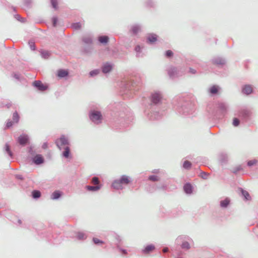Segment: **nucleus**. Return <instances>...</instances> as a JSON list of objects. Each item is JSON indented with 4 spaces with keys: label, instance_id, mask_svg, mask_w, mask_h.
I'll return each mask as SVG.
<instances>
[{
    "label": "nucleus",
    "instance_id": "obj_38",
    "mask_svg": "<svg viewBox=\"0 0 258 258\" xmlns=\"http://www.w3.org/2000/svg\"><path fill=\"white\" fill-rule=\"evenodd\" d=\"M191 163L190 161L185 160L183 163L182 167L186 170H189L191 168Z\"/></svg>",
    "mask_w": 258,
    "mask_h": 258
},
{
    "label": "nucleus",
    "instance_id": "obj_53",
    "mask_svg": "<svg viewBox=\"0 0 258 258\" xmlns=\"http://www.w3.org/2000/svg\"><path fill=\"white\" fill-rule=\"evenodd\" d=\"M257 163V160L256 159H253L251 160H249L247 162V165L249 167H251Z\"/></svg>",
    "mask_w": 258,
    "mask_h": 258
},
{
    "label": "nucleus",
    "instance_id": "obj_52",
    "mask_svg": "<svg viewBox=\"0 0 258 258\" xmlns=\"http://www.w3.org/2000/svg\"><path fill=\"white\" fill-rule=\"evenodd\" d=\"M24 1V4L25 6L28 8H29L31 7L32 1V0H23Z\"/></svg>",
    "mask_w": 258,
    "mask_h": 258
},
{
    "label": "nucleus",
    "instance_id": "obj_34",
    "mask_svg": "<svg viewBox=\"0 0 258 258\" xmlns=\"http://www.w3.org/2000/svg\"><path fill=\"white\" fill-rule=\"evenodd\" d=\"M5 149L6 153L8 154V155L10 156L11 158H13V154L11 150L10 146L8 144H6L5 145Z\"/></svg>",
    "mask_w": 258,
    "mask_h": 258
},
{
    "label": "nucleus",
    "instance_id": "obj_47",
    "mask_svg": "<svg viewBox=\"0 0 258 258\" xmlns=\"http://www.w3.org/2000/svg\"><path fill=\"white\" fill-rule=\"evenodd\" d=\"M242 170V167L241 165H238L235 168H234L232 171V173L236 174L238 172L241 171Z\"/></svg>",
    "mask_w": 258,
    "mask_h": 258
},
{
    "label": "nucleus",
    "instance_id": "obj_18",
    "mask_svg": "<svg viewBox=\"0 0 258 258\" xmlns=\"http://www.w3.org/2000/svg\"><path fill=\"white\" fill-rule=\"evenodd\" d=\"M218 107L222 112V113L223 115H224L228 110V105L227 103L224 102H218Z\"/></svg>",
    "mask_w": 258,
    "mask_h": 258
},
{
    "label": "nucleus",
    "instance_id": "obj_19",
    "mask_svg": "<svg viewBox=\"0 0 258 258\" xmlns=\"http://www.w3.org/2000/svg\"><path fill=\"white\" fill-rule=\"evenodd\" d=\"M253 92L252 86L249 84H246L242 87V93L243 94L248 95L252 93Z\"/></svg>",
    "mask_w": 258,
    "mask_h": 258
},
{
    "label": "nucleus",
    "instance_id": "obj_55",
    "mask_svg": "<svg viewBox=\"0 0 258 258\" xmlns=\"http://www.w3.org/2000/svg\"><path fill=\"white\" fill-rule=\"evenodd\" d=\"M28 152L31 155H34L35 154V151L33 149V147L31 146L28 148Z\"/></svg>",
    "mask_w": 258,
    "mask_h": 258
},
{
    "label": "nucleus",
    "instance_id": "obj_58",
    "mask_svg": "<svg viewBox=\"0 0 258 258\" xmlns=\"http://www.w3.org/2000/svg\"><path fill=\"white\" fill-rule=\"evenodd\" d=\"M13 124V121L8 120L7 123H6V127L7 128H10V127L12 126Z\"/></svg>",
    "mask_w": 258,
    "mask_h": 258
},
{
    "label": "nucleus",
    "instance_id": "obj_35",
    "mask_svg": "<svg viewBox=\"0 0 258 258\" xmlns=\"http://www.w3.org/2000/svg\"><path fill=\"white\" fill-rule=\"evenodd\" d=\"M82 27V24L80 22H75L73 23L71 25V27L75 30H79L81 29Z\"/></svg>",
    "mask_w": 258,
    "mask_h": 258
},
{
    "label": "nucleus",
    "instance_id": "obj_13",
    "mask_svg": "<svg viewBox=\"0 0 258 258\" xmlns=\"http://www.w3.org/2000/svg\"><path fill=\"white\" fill-rule=\"evenodd\" d=\"M211 62L214 64L222 68L225 64L226 61L224 58L217 56L211 59Z\"/></svg>",
    "mask_w": 258,
    "mask_h": 258
},
{
    "label": "nucleus",
    "instance_id": "obj_50",
    "mask_svg": "<svg viewBox=\"0 0 258 258\" xmlns=\"http://www.w3.org/2000/svg\"><path fill=\"white\" fill-rule=\"evenodd\" d=\"M51 21L52 23V26L53 27H56L58 22V18L56 16H53L51 19Z\"/></svg>",
    "mask_w": 258,
    "mask_h": 258
},
{
    "label": "nucleus",
    "instance_id": "obj_64",
    "mask_svg": "<svg viewBox=\"0 0 258 258\" xmlns=\"http://www.w3.org/2000/svg\"><path fill=\"white\" fill-rule=\"evenodd\" d=\"M18 222L19 224H21L22 223V221L21 220H19Z\"/></svg>",
    "mask_w": 258,
    "mask_h": 258
},
{
    "label": "nucleus",
    "instance_id": "obj_22",
    "mask_svg": "<svg viewBox=\"0 0 258 258\" xmlns=\"http://www.w3.org/2000/svg\"><path fill=\"white\" fill-rule=\"evenodd\" d=\"M239 191L241 192V196L243 197L244 201H250L251 198L248 191L243 189L242 188H239Z\"/></svg>",
    "mask_w": 258,
    "mask_h": 258
},
{
    "label": "nucleus",
    "instance_id": "obj_59",
    "mask_svg": "<svg viewBox=\"0 0 258 258\" xmlns=\"http://www.w3.org/2000/svg\"><path fill=\"white\" fill-rule=\"evenodd\" d=\"M13 76L14 78L17 79V80H20V75L19 73H14Z\"/></svg>",
    "mask_w": 258,
    "mask_h": 258
},
{
    "label": "nucleus",
    "instance_id": "obj_57",
    "mask_svg": "<svg viewBox=\"0 0 258 258\" xmlns=\"http://www.w3.org/2000/svg\"><path fill=\"white\" fill-rule=\"evenodd\" d=\"M208 176V174L205 172L203 171L201 173V177L204 179H207Z\"/></svg>",
    "mask_w": 258,
    "mask_h": 258
},
{
    "label": "nucleus",
    "instance_id": "obj_44",
    "mask_svg": "<svg viewBox=\"0 0 258 258\" xmlns=\"http://www.w3.org/2000/svg\"><path fill=\"white\" fill-rule=\"evenodd\" d=\"M100 73V70L99 69H95L93 70L90 72L89 75L91 77H94L97 75H98Z\"/></svg>",
    "mask_w": 258,
    "mask_h": 258
},
{
    "label": "nucleus",
    "instance_id": "obj_31",
    "mask_svg": "<svg viewBox=\"0 0 258 258\" xmlns=\"http://www.w3.org/2000/svg\"><path fill=\"white\" fill-rule=\"evenodd\" d=\"M230 203V200L226 198L224 200H221L220 202V206L222 208H227Z\"/></svg>",
    "mask_w": 258,
    "mask_h": 258
},
{
    "label": "nucleus",
    "instance_id": "obj_41",
    "mask_svg": "<svg viewBox=\"0 0 258 258\" xmlns=\"http://www.w3.org/2000/svg\"><path fill=\"white\" fill-rule=\"evenodd\" d=\"M20 116L18 113L15 111L13 114V120L14 122L18 123L19 121Z\"/></svg>",
    "mask_w": 258,
    "mask_h": 258
},
{
    "label": "nucleus",
    "instance_id": "obj_12",
    "mask_svg": "<svg viewBox=\"0 0 258 258\" xmlns=\"http://www.w3.org/2000/svg\"><path fill=\"white\" fill-rule=\"evenodd\" d=\"M33 86L37 90L43 92L48 89V86L43 84L41 81L36 80L33 82Z\"/></svg>",
    "mask_w": 258,
    "mask_h": 258
},
{
    "label": "nucleus",
    "instance_id": "obj_4",
    "mask_svg": "<svg viewBox=\"0 0 258 258\" xmlns=\"http://www.w3.org/2000/svg\"><path fill=\"white\" fill-rule=\"evenodd\" d=\"M139 82L131 79L124 80L120 84V93L122 95H125L127 98L132 97L140 89Z\"/></svg>",
    "mask_w": 258,
    "mask_h": 258
},
{
    "label": "nucleus",
    "instance_id": "obj_29",
    "mask_svg": "<svg viewBox=\"0 0 258 258\" xmlns=\"http://www.w3.org/2000/svg\"><path fill=\"white\" fill-rule=\"evenodd\" d=\"M143 48V46H141L140 45H137L135 47V51L136 52V57H143L144 56V54L142 53V49Z\"/></svg>",
    "mask_w": 258,
    "mask_h": 258
},
{
    "label": "nucleus",
    "instance_id": "obj_7",
    "mask_svg": "<svg viewBox=\"0 0 258 258\" xmlns=\"http://www.w3.org/2000/svg\"><path fill=\"white\" fill-rule=\"evenodd\" d=\"M175 242L176 244H180V247L184 250H189L191 247L190 244L194 243L192 239L186 235L178 236L176 238Z\"/></svg>",
    "mask_w": 258,
    "mask_h": 258
},
{
    "label": "nucleus",
    "instance_id": "obj_61",
    "mask_svg": "<svg viewBox=\"0 0 258 258\" xmlns=\"http://www.w3.org/2000/svg\"><path fill=\"white\" fill-rule=\"evenodd\" d=\"M15 177L17 179L21 180H23V179H24V177H23V176L22 175H20V174H16V175H15Z\"/></svg>",
    "mask_w": 258,
    "mask_h": 258
},
{
    "label": "nucleus",
    "instance_id": "obj_1",
    "mask_svg": "<svg viewBox=\"0 0 258 258\" xmlns=\"http://www.w3.org/2000/svg\"><path fill=\"white\" fill-rule=\"evenodd\" d=\"M163 97V93L160 91H154L151 93L149 97L150 102L144 109V115L147 119L154 121L161 118L162 114L156 110V107L161 104Z\"/></svg>",
    "mask_w": 258,
    "mask_h": 258
},
{
    "label": "nucleus",
    "instance_id": "obj_25",
    "mask_svg": "<svg viewBox=\"0 0 258 258\" xmlns=\"http://www.w3.org/2000/svg\"><path fill=\"white\" fill-rule=\"evenodd\" d=\"M183 189L185 194L190 195L192 192L193 187L190 183L187 182L184 185Z\"/></svg>",
    "mask_w": 258,
    "mask_h": 258
},
{
    "label": "nucleus",
    "instance_id": "obj_49",
    "mask_svg": "<svg viewBox=\"0 0 258 258\" xmlns=\"http://www.w3.org/2000/svg\"><path fill=\"white\" fill-rule=\"evenodd\" d=\"M146 5L149 7H154L156 5V3L153 0H147Z\"/></svg>",
    "mask_w": 258,
    "mask_h": 258
},
{
    "label": "nucleus",
    "instance_id": "obj_54",
    "mask_svg": "<svg viewBox=\"0 0 258 258\" xmlns=\"http://www.w3.org/2000/svg\"><path fill=\"white\" fill-rule=\"evenodd\" d=\"M28 44L32 50H35L36 49V46L34 41L31 40L29 41Z\"/></svg>",
    "mask_w": 258,
    "mask_h": 258
},
{
    "label": "nucleus",
    "instance_id": "obj_51",
    "mask_svg": "<svg viewBox=\"0 0 258 258\" xmlns=\"http://www.w3.org/2000/svg\"><path fill=\"white\" fill-rule=\"evenodd\" d=\"M148 179L153 181H157L159 180V178L157 175H151L148 177Z\"/></svg>",
    "mask_w": 258,
    "mask_h": 258
},
{
    "label": "nucleus",
    "instance_id": "obj_17",
    "mask_svg": "<svg viewBox=\"0 0 258 258\" xmlns=\"http://www.w3.org/2000/svg\"><path fill=\"white\" fill-rule=\"evenodd\" d=\"M142 26L140 24H136L131 27L130 32L133 35H137L141 31Z\"/></svg>",
    "mask_w": 258,
    "mask_h": 258
},
{
    "label": "nucleus",
    "instance_id": "obj_10",
    "mask_svg": "<svg viewBox=\"0 0 258 258\" xmlns=\"http://www.w3.org/2000/svg\"><path fill=\"white\" fill-rule=\"evenodd\" d=\"M237 115L242 123H245L250 120L252 113L249 109H241L238 111Z\"/></svg>",
    "mask_w": 258,
    "mask_h": 258
},
{
    "label": "nucleus",
    "instance_id": "obj_43",
    "mask_svg": "<svg viewBox=\"0 0 258 258\" xmlns=\"http://www.w3.org/2000/svg\"><path fill=\"white\" fill-rule=\"evenodd\" d=\"M91 183L95 184V185L98 184H101L100 182L99 178L96 176H94L91 179Z\"/></svg>",
    "mask_w": 258,
    "mask_h": 258
},
{
    "label": "nucleus",
    "instance_id": "obj_37",
    "mask_svg": "<svg viewBox=\"0 0 258 258\" xmlns=\"http://www.w3.org/2000/svg\"><path fill=\"white\" fill-rule=\"evenodd\" d=\"M41 196V192L38 190H34L32 192V197L34 199H37Z\"/></svg>",
    "mask_w": 258,
    "mask_h": 258
},
{
    "label": "nucleus",
    "instance_id": "obj_48",
    "mask_svg": "<svg viewBox=\"0 0 258 258\" xmlns=\"http://www.w3.org/2000/svg\"><path fill=\"white\" fill-rule=\"evenodd\" d=\"M165 56L168 58H170L173 57V52L171 50H168L165 52Z\"/></svg>",
    "mask_w": 258,
    "mask_h": 258
},
{
    "label": "nucleus",
    "instance_id": "obj_28",
    "mask_svg": "<svg viewBox=\"0 0 258 258\" xmlns=\"http://www.w3.org/2000/svg\"><path fill=\"white\" fill-rule=\"evenodd\" d=\"M62 194L63 193L62 191L56 190L52 193L51 195V199L53 200H58L62 196Z\"/></svg>",
    "mask_w": 258,
    "mask_h": 258
},
{
    "label": "nucleus",
    "instance_id": "obj_60",
    "mask_svg": "<svg viewBox=\"0 0 258 258\" xmlns=\"http://www.w3.org/2000/svg\"><path fill=\"white\" fill-rule=\"evenodd\" d=\"M188 72H188L189 73L192 74V75H195L197 74V71L195 69H194L191 68H189Z\"/></svg>",
    "mask_w": 258,
    "mask_h": 258
},
{
    "label": "nucleus",
    "instance_id": "obj_21",
    "mask_svg": "<svg viewBox=\"0 0 258 258\" xmlns=\"http://www.w3.org/2000/svg\"><path fill=\"white\" fill-rule=\"evenodd\" d=\"M98 41L100 44L105 45L109 42V38L107 35H100L98 37Z\"/></svg>",
    "mask_w": 258,
    "mask_h": 258
},
{
    "label": "nucleus",
    "instance_id": "obj_33",
    "mask_svg": "<svg viewBox=\"0 0 258 258\" xmlns=\"http://www.w3.org/2000/svg\"><path fill=\"white\" fill-rule=\"evenodd\" d=\"M40 53L41 56L44 59H48L50 54L48 51L44 50H41Z\"/></svg>",
    "mask_w": 258,
    "mask_h": 258
},
{
    "label": "nucleus",
    "instance_id": "obj_36",
    "mask_svg": "<svg viewBox=\"0 0 258 258\" xmlns=\"http://www.w3.org/2000/svg\"><path fill=\"white\" fill-rule=\"evenodd\" d=\"M92 47L91 45H87L83 48V52L85 53L88 54L92 52Z\"/></svg>",
    "mask_w": 258,
    "mask_h": 258
},
{
    "label": "nucleus",
    "instance_id": "obj_26",
    "mask_svg": "<svg viewBox=\"0 0 258 258\" xmlns=\"http://www.w3.org/2000/svg\"><path fill=\"white\" fill-rule=\"evenodd\" d=\"M147 42L150 44L154 43L157 40V36L155 34H149L147 37Z\"/></svg>",
    "mask_w": 258,
    "mask_h": 258
},
{
    "label": "nucleus",
    "instance_id": "obj_56",
    "mask_svg": "<svg viewBox=\"0 0 258 258\" xmlns=\"http://www.w3.org/2000/svg\"><path fill=\"white\" fill-rule=\"evenodd\" d=\"M114 238H115V239L116 241V243H118L119 245H120V243L121 242V238L120 236H119L117 234H115L114 235Z\"/></svg>",
    "mask_w": 258,
    "mask_h": 258
},
{
    "label": "nucleus",
    "instance_id": "obj_2",
    "mask_svg": "<svg viewBox=\"0 0 258 258\" xmlns=\"http://www.w3.org/2000/svg\"><path fill=\"white\" fill-rule=\"evenodd\" d=\"M173 103L176 112L180 115L188 116L194 111V103L188 97H177Z\"/></svg>",
    "mask_w": 258,
    "mask_h": 258
},
{
    "label": "nucleus",
    "instance_id": "obj_6",
    "mask_svg": "<svg viewBox=\"0 0 258 258\" xmlns=\"http://www.w3.org/2000/svg\"><path fill=\"white\" fill-rule=\"evenodd\" d=\"M132 182L131 177L126 175H121L118 179L114 180L111 184V187L117 190L122 189L123 185H127Z\"/></svg>",
    "mask_w": 258,
    "mask_h": 258
},
{
    "label": "nucleus",
    "instance_id": "obj_20",
    "mask_svg": "<svg viewBox=\"0 0 258 258\" xmlns=\"http://www.w3.org/2000/svg\"><path fill=\"white\" fill-rule=\"evenodd\" d=\"M33 162L36 165H40L44 163V160L40 154H37L32 158Z\"/></svg>",
    "mask_w": 258,
    "mask_h": 258
},
{
    "label": "nucleus",
    "instance_id": "obj_27",
    "mask_svg": "<svg viewBox=\"0 0 258 258\" xmlns=\"http://www.w3.org/2000/svg\"><path fill=\"white\" fill-rule=\"evenodd\" d=\"M155 249V246L153 244H149L146 246L145 248L142 249V252L144 254H148L153 251Z\"/></svg>",
    "mask_w": 258,
    "mask_h": 258
},
{
    "label": "nucleus",
    "instance_id": "obj_30",
    "mask_svg": "<svg viewBox=\"0 0 258 258\" xmlns=\"http://www.w3.org/2000/svg\"><path fill=\"white\" fill-rule=\"evenodd\" d=\"M87 233L83 232H77L76 233V237L77 240L80 241H84L87 238Z\"/></svg>",
    "mask_w": 258,
    "mask_h": 258
},
{
    "label": "nucleus",
    "instance_id": "obj_14",
    "mask_svg": "<svg viewBox=\"0 0 258 258\" xmlns=\"http://www.w3.org/2000/svg\"><path fill=\"white\" fill-rule=\"evenodd\" d=\"M220 90L221 88L219 86L213 85L208 89V93L209 96H215L219 93Z\"/></svg>",
    "mask_w": 258,
    "mask_h": 258
},
{
    "label": "nucleus",
    "instance_id": "obj_15",
    "mask_svg": "<svg viewBox=\"0 0 258 258\" xmlns=\"http://www.w3.org/2000/svg\"><path fill=\"white\" fill-rule=\"evenodd\" d=\"M29 136L23 134L21 135L17 139L18 143L22 146H24L29 143Z\"/></svg>",
    "mask_w": 258,
    "mask_h": 258
},
{
    "label": "nucleus",
    "instance_id": "obj_11",
    "mask_svg": "<svg viewBox=\"0 0 258 258\" xmlns=\"http://www.w3.org/2000/svg\"><path fill=\"white\" fill-rule=\"evenodd\" d=\"M218 159L219 163L221 165H226L228 162L229 155L226 152H221L218 154Z\"/></svg>",
    "mask_w": 258,
    "mask_h": 258
},
{
    "label": "nucleus",
    "instance_id": "obj_9",
    "mask_svg": "<svg viewBox=\"0 0 258 258\" xmlns=\"http://www.w3.org/2000/svg\"><path fill=\"white\" fill-rule=\"evenodd\" d=\"M166 71L167 74L171 79H174L181 76L183 75L182 69L179 67H176L173 66H169Z\"/></svg>",
    "mask_w": 258,
    "mask_h": 258
},
{
    "label": "nucleus",
    "instance_id": "obj_5",
    "mask_svg": "<svg viewBox=\"0 0 258 258\" xmlns=\"http://www.w3.org/2000/svg\"><path fill=\"white\" fill-rule=\"evenodd\" d=\"M55 144L59 150L62 149L63 146H66L64 148V150L61 153L62 157L66 159L72 158V155L71 153V149L69 145H70V142L68 138L64 135H61L60 137L55 140Z\"/></svg>",
    "mask_w": 258,
    "mask_h": 258
},
{
    "label": "nucleus",
    "instance_id": "obj_23",
    "mask_svg": "<svg viewBox=\"0 0 258 258\" xmlns=\"http://www.w3.org/2000/svg\"><path fill=\"white\" fill-rule=\"evenodd\" d=\"M102 186V184H98L96 185H86L85 186V188L88 191L95 192L100 190Z\"/></svg>",
    "mask_w": 258,
    "mask_h": 258
},
{
    "label": "nucleus",
    "instance_id": "obj_3",
    "mask_svg": "<svg viewBox=\"0 0 258 258\" xmlns=\"http://www.w3.org/2000/svg\"><path fill=\"white\" fill-rule=\"evenodd\" d=\"M133 120V117L131 114L125 115L124 113H120L117 118H112L109 124L114 130H123L128 126Z\"/></svg>",
    "mask_w": 258,
    "mask_h": 258
},
{
    "label": "nucleus",
    "instance_id": "obj_62",
    "mask_svg": "<svg viewBox=\"0 0 258 258\" xmlns=\"http://www.w3.org/2000/svg\"><path fill=\"white\" fill-rule=\"evenodd\" d=\"M42 148L43 149H46L48 148V144L47 142H45L43 144Z\"/></svg>",
    "mask_w": 258,
    "mask_h": 258
},
{
    "label": "nucleus",
    "instance_id": "obj_24",
    "mask_svg": "<svg viewBox=\"0 0 258 258\" xmlns=\"http://www.w3.org/2000/svg\"><path fill=\"white\" fill-rule=\"evenodd\" d=\"M69 72L64 69H59L57 71V76L59 78H65L69 76Z\"/></svg>",
    "mask_w": 258,
    "mask_h": 258
},
{
    "label": "nucleus",
    "instance_id": "obj_40",
    "mask_svg": "<svg viewBox=\"0 0 258 258\" xmlns=\"http://www.w3.org/2000/svg\"><path fill=\"white\" fill-rule=\"evenodd\" d=\"M240 121L241 120L240 118L237 117H234L233 119L232 125L235 127H237L239 125Z\"/></svg>",
    "mask_w": 258,
    "mask_h": 258
},
{
    "label": "nucleus",
    "instance_id": "obj_63",
    "mask_svg": "<svg viewBox=\"0 0 258 258\" xmlns=\"http://www.w3.org/2000/svg\"><path fill=\"white\" fill-rule=\"evenodd\" d=\"M168 249L167 247H165L163 249V252L164 253L168 252Z\"/></svg>",
    "mask_w": 258,
    "mask_h": 258
},
{
    "label": "nucleus",
    "instance_id": "obj_39",
    "mask_svg": "<svg viewBox=\"0 0 258 258\" xmlns=\"http://www.w3.org/2000/svg\"><path fill=\"white\" fill-rule=\"evenodd\" d=\"M116 248L121 252L122 255H125L127 254V251L126 249L121 248L118 243H115Z\"/></svg>",
    "mask_w": 258,
    "mask_h": 258
},
{
    "label": "nucleus",
    "instance_id": "obj_42",
    "mask_svg": "<svg viewBox=\"0 0 258 258\" xmlns=\"http://www.w3.org/2000/svg\"><path fill=\"white\" fill-rule=\"evenodd\" d=\"M92 241L95 244L97 245H102L104 243V242L102 240H100L96 237H93L92 239Z\"/></svg>",
    "mask_w": 258,
    "mask_h": 258
},
{
    "label": "nucleus",
    "instance_id": "obj_46",
    "mask_svg": "<svg viewBox=\"0 0 258 258\" xmlns=\"http://www.w3.org/2000/svg\"><path fill=\"white\" fill-rule=\"evenodd\" d=\"M14 18L17 20L18 21L22 22V23H25L26 22V19L21 17V16L19 14H16L14 15Z\"/></svg>",
    "mask_w": 258,
    "mask_h": 258
},
{
    "label": "nucleus",
    "instance_id": "obj_8",
    "mask_svg": "<svg viewBox=\"0 0 258 258\" xmlns=\"http://www.w3.org/2000/svg\"><path fill=\"white\" fill-rule=\"evenodd\" d=\"M90 120L95 124L99 125L102 122L103 116L101 112L94 109H91L89 111Z\"/></svg>",
    "mask_w": 258,
    "mask_h": 258
},
{
    "label": "nucleus",
    "instance_id": "obj_45",
    "mask_svg": "<svg viewBox=\"0 0 258 258\" xmlns=\"http://www.w3.org/2000/svg\"><path fill=\"white\" fill-rule=\"evenodd\" d=\"M50 2L52 7L54 9L57 10L58 9L57 0H50Z\"/></svg>",
    "mask_w": 258,
    "mask_h": 258
},
{
    "label": "nucleus",
    "instance_id": "obj_32",
    "mask_svg": "<svg viewBox=\"0 0 258 258\" xmlns=\"http://www.w3.org/2000/svg\"><path fill=\"white\" fill-rule=\"evenodd\" d=\"M82 42L87 45H92L93 43L92 38L90 36H85L82 38Z\"/></svg>",
    "mask_w": 258,
    "mask_h": 258
},
{
    "label": "nucleus",
    "instance_id": "obj_16",
    "mask_svg": "<svg viewBox=\"0 0 258 258\" xmlns=\"http://www.w3.org/2000/svg\"><path fill=\"white\" fill-rule=\"evenodd\" d=\"M113 65L109 62H106L103 63L101 67V70L103 73L106 74L110 73L113 69Z\"/></svg>",
    "mask_w": 258,
    "mask_h": 258
}]
</instances>
